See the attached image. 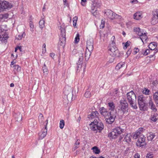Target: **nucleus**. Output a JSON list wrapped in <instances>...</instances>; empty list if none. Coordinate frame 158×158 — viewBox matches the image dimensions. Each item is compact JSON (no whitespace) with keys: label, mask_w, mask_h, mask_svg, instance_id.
I'll list each match as a JSON object with an SVG mask.
<instances>
[{"label":"nucleus","mask_w":158,"mask_h":158,"mask_svg":"<svg viewBox=\"0 0 158 158\" xmlns=\"http://www.w3.org/2000/svg\"><path fill=\"white\" fill-rule=\"evenodd\" d=\"M130 2L133 4L137 3L138 2L137 0H130Z\"/></svg>","instance_id":"4d7b16f0"},{"label":"nucleus","mask_w":158,"mask_h":158,"mask_svg":"<svg viewBox=\"0 0 158 158\" xmlns=\"http://www.w3.org/2000/svg\"><path fill=\"white\" fill-rule=\"evenodd\" d=\"M48 120L47 119L45 121L46 124L44 125V128L41 131L39 134L40 139H42L47 134V126L48 124Z\"/></svg>","instance_id":"9d476101"},{"label":"nucleus","mask_w":158,"mask_h":158,"mask_svg":"<svg viewBox=\"0 0 158 158\" xmlns=\"http://www.w3.org/2000/svg\"><path fill=\"white\" fill-rule=\"evenodd\" d=\"M153 15L151 22L152 24L154 25L158 22V9H156L155 10Z\"/></svg>","instance_id":"f8f14e48"},{"label":"nucleus","mask_w":158,"mask_h":158,"mask_svg":"<svg viewBox=\"0 0 158 158\" xmlns=\"http://www.w3.org/2000/svg\"><path fill=\"white\" fill-rule=\"evenodd\" d=\"M64 126V120L63 119H61L59 127L60 128L63 129Z\"/></svg>","instance_id":"4c0bfd02"},{"label":"nucleus","mask_w":158,"mask_h":158,"mask_svg":"<svg viewBox=\"0 0 158 158\" xmlns=\"http://www.w3.org/2000/svg\"><path fill=\"white\" fill-rule=\"evenodd\" d=\"M155 136V133L150 132L147 134V139L149 141H152Z\"/></svg>","instance_id":"5701e85b"},{"label":"nucleus","mask_w":158,"mask_h":158,"mask_svg":"<svg viewBox=\"0 0 158 158\" xmlns=\"http://www.w3.org/2000/svg\"><path fill=\"white\" fill-rule=\"evenodd\" d=\"M158 51V50L157 49H156V50H155L154 51V54L153 55H150V57L151 58V57H153L155 55V54H156V53Z\"/></svg>","instance_id":"6e6d98bb"},{"label":"nucleus","mask_w":158,"mask_h":158,"mask_svg":"<svg viewBox=\"0 0 158 158\" xmlns=\"http://www.w3.org/2000/svg\"><path fill=\"white\" fill-rule=\"evenodd\" d=\"M15 63L13 61H12L11 62V64H10L11 67H13L14 66H15V65H14V64Z\"/></svg>","instance_id":"0e129e2a"},{"label":"nucleus","mask_w":158,"mask_h":158,"mask_svg":"<svg viewBox=\"0 0 158 158\" xmlns=\"http://www.w3.org/2000/svg\"><path fill=\"white\" fill-rule=\"evenodd\" d=\"M149 108L153 111L156 112L157 111V109L154 102L152 101V99L150 97L148 102Z\"/></svg>","instance_id":"dca6fc26"},{"label":"nucleus","mask_w":158,"mask_h":158,"mask_svg":"<svg viewBox=\"0 0 158 158\" xmlns=\"http://www.w3.org/2000/svg\"><path fill=\"white\" fill-rule=\"evenodd\" d=\"M1 16H2V19H7L8 16V14H2L1 15Z\"/></svg>","instance_id":"3c124183"},{"label":"nucleus","mask_w":158,"mask_h":158,"mask_svg":"<svg viewBox=\"0 0 158 158\" xmlns=\"http://www.w3.org/2000/svg\"><path fill=\"white\" fill-rule=\"evenodd\" d=\"M134 31L135 33L139 36L140 39L142 42L144 43V41H146L148 38L147 33L142 31L139 28H135L134 29Z\"/></svg>","instance_id":"0eeeda50"},{"label":"nucleus","mask_w":158,"mask_h":158,"mask_svg":"<svg viewBox=\"0 0 158 158\" xmlns=\"http://www.w3.org/2000/svg\"><path fill=\"white\" fill-rule=\"evenodd\" d=\"M101 23L100 25V28H103L105 27V21L102 20Z\"/></svg>","instance_id":"09e8293b"},{"label":"nucleus","mask_w":158,"mask_h":158,"mask_svg":"<svg viewBox=\"0 0 158 158\" xmlns=\"http://www.w3.org/2000/svg\"><path fill=\"white\" fill-rule=\"evenodd\" d=\"M143 17L141 12H138L135 13L134 15V18L137 20H139Z\"/></svg>","instance_id":"4be33fe9"},{"label":"nucleus","mask_w":158,"mask_h":158,"mask_svg":"<svg viewBox=\"0 0 158 158\" xmlns=\"http://www.w3.org/2000/svg\"><path fill=\"white\" fill-rule=\"evenodd\" d=\"M92 149L93 150V152L96 154H99L100 152V150L97 147H94Z\"/></svg>","instance_id":"e433bc0d"},{"label":"nucleus","mask_w":158,"mask_h":158,"mask_svg":"<svg viewBox=\"0 0 158 158\" xmlns=\"http://www.w3.org/2000/svg\"><path fill=\"white\" fill-rule=\"evenodd\" d=\"M119 106L121 110L122 111L123 113L128 112V104L126 100L120 101Z\"/></svg>","instance_id":"1a4fd4ad"},{"label":"nucleus","mask_w":158,"mask_h":158,"mask_svg":"<svg viewBox=\"0 0 158 158\" xmlns=\"http://www.w3.org/2000/svg\"><path fill=\"white\" fill-rule=\"evenodd\" d=\"M81 118L80 116V115H79V117L77 120V122H79L81 120Z\"/></svg>","instance_id":"338daca9"},{"label":"nucleus","mask_w":158,"mask_h":158,"mask_svg":"<svg viewBox=\"0 0 158 158\" xmlns=\"http://www.w3.org/2000/svg\"><path fill=\"white\" fill-rule=\"evenodd\" d=\"M71 91V88L69 86H65L64 90V92L65 95L68 96L70 94Z\"/></svg>","instance_id":"b1692460"},{"label":"nucleus","mask_w":158,"mask_h":158,"mask_svg":"<svg viewBox=\"0 0 158 158\" xmlns=\"http://www.w3.org/2000/svg\"><path fill=\"white\" fill-rule=\"evenodd\" d=\"M133 138L134 139H138L136 142V145L138 147H142L146 146L147 144L145 141V137L142 133L135 132L133 135Z\"/></svg>","instance_id":"f03ea898"},{"label":"nucleus","mask_w":158,"mask_h":158,"mask_svg":"<svg viewBox=\"0 0 158 158\" xmlns=\"http://www.w3.org/2000/svg\"><path fill=\"white\" fill-rule=\"evenodd\" d=\"M43 71L44 75H46L48 74V70L45 63L44 64V66L43 67Z\"/></svg>","instance_id":"72a5a7b5"},{"label":"nucleus","mask_w":158,"mask_h":158,"mask_svg":"<svg viewBox=\"0 0 158 158\" xmlns=\"http://www.w3.org/2000/svg\"><path fill=\"white\" fill-rule=\"evenodd\" d=\"M131 53V51L130 50H128L127 52V56L129 55Z\"/></svg>","instance_id":"69168bd1"},{"label":"nucleus","mask_w":158,"mask_h":158,"mask_svg":"<svg viewBox=\"0 0 158 158\" xmlns=\"http://www.w3.org/2000/svg\"><path fill=\"white\" fill-rule=\"evenodd\" d=\"M144 130L143 128V127H140L137 130V131L136 132H139L140 133H141V132L143 131V130Z\"/></svg>","instance_id":"5fc2aeb1"},{"label":"nucleus","mask_w":158,"mask_h":158,"mask_svg":"<svg viewBox=\"0 0 158 158\" xmlns=\"http://www.w3.org/2000/svg\"><path fill=\"white\" fill-rule=\"evenodd\" d=\"M100 112L101 114L106 118L109 114V111H108L107 109L104 107H102L99 109Z\"/></svg>","instance_id":"a211bd4d"},{"label":"nucleus","mask_w":158,"mask_h":158,"mask_svg":"<svg viewBox=\"0 0 158 158\" xmlns=\"http://www.w3.org/2000/svg\"><path fill=\"white\" fill-rule=\"evenodd\" d=\"M91 12L93 14V15H95L96 13H97V10L95 9V7H92Z\"/></svg>","instance_id":"c03bdc74"},{"label":"nucleus","mask_w":158,"mask_h":158,"mask_svg":"<svg viewBox=\"0 0 158 158\" xmlns=\"http://www.w3.org/2000/svg\"><path fill=\"white\" fill-rule=\"evenodd\" d=\"M8 37V36L7 35H2V36L0 35V41L3 43H6L7 42V39Z\"/></svg>","instance_id":"bb28decb"},{"label":"nucleus","mask_w":158,"mask_h":158,"mask_svg":"<svg viewBox=\"0 0 158 158\" xmlns=\"http://www.w3.org/2000/svg\"><path fill=\"white\" fill-rule=\"evenodd\" d=\"M13 116L16 121L20 122L22 121V116L20 112H18L17 113L15 114Z\"/></svg>","instance_id":"412c9836"},{"label":"nucleus","mask_w":158,"mask_h":158,"mask_svg":"<svg viewBox=\"0 0 158 158\" xmlns=\"http://www.w3.org/2000/svg\"><path fill=\"white\" fill-rule=\"evenodd\" d=\"M18 49H19V50H20V51H21V48L20 47H18L16 48H15V52H16L17 51V50H18Z\"/></svg>","instance_id":"bf43d9fd"},{"label":"nucleus","mask_w":158,"mask_h":158,"mask_svg":"<svg viewBox=\"0 0 158 158\" xmlns=\"http://www.w3.org/2000/svg\"><path fill=\"white\" fill-rule=\"evenodd\" d=\"M60 30L61 31V35L62 36V38H60V41L62 44H60L61 45L64 44L65 41V29L61 27V26L60 27Z\"/></svg>","instance_id":"ddd939ff"},{"label":"nucleus","mask_w":158,"mask_h":158,"mask_svg":"<svg viewBox=\"0 0 158 158\" xmlns=\"http://www.w3.org/2000/svg\"><path fill=\"white\" fill-rule=\"evenodd\" d=\"M10 7L9 3L6 1H4L0 2V10H3Z\"/></svg>","instance_id":"2eb2a0df"},{"label":"nucleus","mask_w":158,"mask_h":158,"mask_svg":"<svg viewBox=\"0 0 158 158\" xmlns=\"http://www.w3.org/2000/svg\"><path fill=\"white\" fill-rule=\"evenodd\" d=\"M158 119V114L157 113H152L149 119L151 122H155Z\"/></svg>","instance_id":"6ab92c4d"},{"label":"nucleus","mask_w":158,"mask_h":158,"mask_svg":"<svg viewBox=\"0 0 158 158\" xmlns=\"http://www.w3.org/2000/svg\"><path fill=\"white\" fill-rule=\"evenodd\" d=\"M115 45H114V44H110L109 47L108 51L110 55L111 56L112 53H113L114 52L116 51L117 49V48L114 46Z\"/></svg>","instance_id":"aec40b11"},{"label":"nucleus","mask_w":158,"mask_h":158,"mask_svg":"<svg viewBox=\"0 0 158 158\" xmlns=\"http://www.w3.org/2000/svg\"><path fill=\"white\" fill-rule=\"evenodd\" d=\"M111 56H115L116 57H119L120 56H122L123 53H120L118 48L113 53H112Z\"/></svg>","instance_id":"393cba45"},{"label":"nucleus","mask_w":158,"mask_h":158,"mask_svg":"<svg viewBox=\"0 0 158 158\" xmlns=\"http://www.w3.org/2000/svg\"><path fill=\"white\" fill-rule=\"evenodd\" d=\"M80 143L79 141H78V140H77L75 143V145H76V146H75V148H78V145H79Z\"/></svg>","instance_id":"603ef678"},{"label":"nucleus","mask_w":158,"mask_h":158,"mask_svg":"<svg viewBox=\"0 0 158 158\" xmlns=\"http://www.w3.org/2000/svg\"><path fill=\"white\" fill-rule=\"evenodd\" d=\"M139 155L137 153L135 154L134 157V158H139Z\"/></svg>","instance_id":"13d9d810"},{"label":"nucleus","mask_w":158,"mask_h":158,"mask_svg":"<svg viewBox=\"0 0 158 158\" xmlns=\"http://www.w3.org/2000/svg\"><path fill=\"white\" fill-rule=\"evenodd\" d=\"M105 14L108 18L112 20L114 19H117L119 16L118 15L116 14L112 11L109 10H106L105 12Z\"/></svg>","instance_id":"9b49d317"},{"label":"nucleus","mask_w":158,"mask_h":158,"mask_svg":"<svg viewBox=\"0 0 158 158\" xmlns=\"http://www.w3.org/2000/svg\"><path fill=\"white\" fill-rule=\"evenodd\" d=\"M117 113L109 112L107 117L106 118V122L108 124H111L114 122L115 119L116 117Z\"/></svg>","instance_id":"6e6552de"},{"label":"nucleus","mask_w":158,"mask_h":158,"mask_svg":"<svg viewBox=\"0 0 158 158\" xmlns=\"http://www.w3.org/2000/svg\"><path fill=\"white\" fill-rule=\"evenodd\" d=\"M148 46L149 49L151 50H155L157 47L156 43L155 42L151 43L149 44Z\"/></svg>","instance_id":"cd10ccee"},{"label":"nucleus","mask_w":158,"mask_h":158,"mask_svg":"<svg viewBox=\"0 0 158 158\" xmlns=\"http://www.w3.org/2000/svg\"><path fill=\"white\" fill-rule=\"evenodd\" d=\"M45 21L43 19L40 20L39 22V27L41 29H43L44 27Z\"/></svg>","instance_id":"f704fd0d"},{"label":"nucleus","mask_w":158,"mask_h":158,"mask_svg":"<svg viewBox=\"0 0 158 158\" xmlns=\"http://www.w3.org/2000/svg\"><path fill=\"white\" fill-rule=\"evenodd\" d=\"M93 40L92 39H90L87 41L86 49H89L90 51H92L93 49Z\"/></svg>","instance_id":"f3484780"},{"label":"nucleus","mask_w":158,"mask_h":158,"mask_svg":"<svg viewBox=\"0 0 158 158\" xmlns=\"http://www.w3.org/2000/svg\"><path fill=\"white\" fill-rule=\"evenodd\" d=\"M14 67L17 72H19L21 70V67L18 65H15V66H13Z\"/></svg>","instance_id":"79ce46f5"},{"label":"nucleus","mask_w":158,"mask_h":158,"mask_svg":"<svg viewBox=\"0 0 158 158\" xmlns=\"http://www.w3.org/2000/svg\"><path fill=\"white\" fill-rule=\"evenodd\" d=\"M46 6V4L45 3L44 4V7H43V9H42L43 11H44L45 10V9H46V7H45Z\"/></svg>","instance_id":"680f3d73"},{"label":"nucleus","mask_w":158,"mask_h":158,"mask_svg":"<svg viewBox=\"0 0 158 158\" xmlns=\"http://www.w3.org/2000/svg\"><path fill=\"white\" fill-rule=\"evenodd\" d=\"M30 26L31 29V30L32 31H34V25L33 24V23L31 21L30 22Z\"/></svg>","instance_id":"8fccbe9b"},{"label":"nucleus","mask_w":158,"mask_h":158,"mask_svg":"<svg viewBox=\"0 0 158 158\" xmlns=\"http://www.w3.org/2000/svg\"><path fill=\"white\" fill-rule=\"evenodd\" d=\"M25 33L24 32H23L22 33L17 35L16 36V38L18 40H21L23 38L25 37Z\"/></svg>","instance_id":"7c9ffc66"},{"label":"nucleus","mask_w":158,"mask_h":158,"mask_svg":"<svg viewBox=\"0 0 158 158\" xmlns=\"http://www.w3.org/2000/svg\"><path fill=\"white\" fill-rule=\"evenodd\" d=\"M79 54V60L77 67V70H78L79 72L80 71L84 72L85 69L86 65L85 64L83 63L82 62L83 60V53L82 52L80 51Z\"/></svg>","instance_id":"423d86ee"},{"label":"nucleus","mask_w":158,"mask_h":158,"mask_svg":"<svg viewBox=\"0 0 158 158\" xmlns=\"http://www.w3.org/2000/svg\"><path fill=\"white\" fill-rule=\"evenodd\" d=\"M92 51H90L89 49H86L85 53V59L88 60L91 54Z\"/></svg>","instance_id":"c85d7f7f"},{"label":"nucleus","mask_w":158,"mask_h":158,"mask_svg":"<svg viewBox=\"0 0 158 158\" xmlns=\"http://www.w3.org/2000/svg\"><path fill=\"white\" fill-rule=\"evenodd\" d=\"M46 48H42V53H44L46 52Z\"/></svg>","instance_id":"052dcab7"},{"label":"nucleus","mask_w":158,"mask_h":158,"mask_svg":"<svg viewBox=\"0 0 158 158\" xmlns=\"http://www.w3.org/2000/svg\"><path fill=\"white\" fill-rule=\"evenodd\" d=\"M77 16H75L73 18V26L75 27L76 26L77 22Z\"/></svg>","instance_id":"58836bf2"},{"label":"nucleus","mask_w":158,"mask_h":158,"mask_svg":"<svg viewBox=\"0 0 158 158\" xmlns=\"http://www.w3.org/2000/svg\"><path fill=\"white\" fill-rule=\"evenodd\" d=\"M153 155L151 153H147L146 156V158H153Z\"/></svg>","instance_id":"49530a36"},{"label":"nucleus","mask_w":158,"mask_h":158,"mask_svg":"<svg viewBox=\"0 0 158 158\" xmlns=\"http://www.w3.org/2000/svg\"><path fill=\"white\" fill-rule=\"evenodd\" d=\"M44 120V118L43 117V115L40 113L39 114V121L40 123H43Z\"/></svg>","instance_id":"c9c22d12"},{"label":"nucleus","mask_w":158,"mask_h":158,"mask_svg":"<svg viewBox=\"0 0 158 158\" xmlns=\"http://www.w3.org/2000/svg\"><path fill=\"white\" fill-rule=\"evenodd\" d=\"M55 56V54L54 53H51L50 54V56H51L52 58H53Z\"/></svg>","instance_id":"e2e57ef3"},{"label":"nucleus","mask_w":158,"mask_h":158,"mask_svg":"<svg viewBox=\"0 0 158 158\" xmlns=\"http://www.w3.org/2000/svg\"><path fill=\"white\" fill-rule=\"evenodd\" d=\"M124 131V129L121 127H117L113 131L109 134L108 137L110 139H115L116 138L118 135L121 134Z\"/></svg>","instance_id":"39448f33"},{"label":"nucleus","mask_w":158,"mask_h":158,"mask_svg":"<svg viewBox=\"0 0 158 158\" xmlns=\"http://www.w3.org/2000/svg\"><path fill=\"white\" fill-rule=\"evenodd\" d=\"M91 94L89 91H86L85 94L84 96L86 98H88L90 97Z\"/></svg>","instance_id":"37998d69"},{"label":"nucleus","mask_w":158,"mask_h":158,"mask_svg":"<svg viewBox=\"0 0 158 158\" xmlns=\"http://www.w3.org/2000/svg\"><path fill=\"white\" fill-rule=\"evenodd\" d=\"M125 66V64L123 62H120L118 63L115 67V69L118 70L121 68L124 67Z\"/></svg>","instance_id":"a878e982"},{"label":"nucleus","mask_w":158,"mask_h":158,"mask_svg":"<svg viewBox=\"0 0 158 158\" xmlns=\"http://www.w3.org/2000/svg\"><path fill=\"white\" fill-rule=\"evenodd\" d=\"M127 99L130 106L133 109H136L137 106L135 102L136 100V96L133 91L127 94Z\"/></svg>","instance_id":"7ed1b4c3"},{"label":"nucleus","mask_w":158,"mask_h":158,"mask_svg":"<svg viewBox=\"0 0 158 158\" xmlns=\"http://www.w3.org/2000/svg\"><path fill=\"white\" fill-rule=\"evenodd\" d=\"M138 103L139 108L141 110L146 111L148 110V104L143 95L138 97Z\"/></svg>","instance_id":"20e7f679"},{"label":"nucleus","mask_w":158,"mask_h":158,"mask_svg":"<svg viewBox=\"0 0 158 158\" xmlns=\"http://www.w3.org/2000/svg\"><path fill=\"white\" fill-rule=\"evenodd\" d=\"M91 129L93 131H96L95 133L101 132L104 128L103 123L99 120L98 118L95 119L93 122L89 124Z\"/></svg>","instance_id":"f257e3e1"},{"label":"nucleus","mask_w":158,"mask_h":158,"mask_svg":"<svg viewBox=\"0 0 158 158\" xmlns=\"http://www.w3.org/2000/svg\"><path fill=\"white\" fill-rule=\"evenodd\" d=\"M98 111H93L89 115L91 118H93L96 117V118H98ZM96 119H97V118Z\"/></svg>","instance_id":"2f4dec72"},{"label":"nucleus","mask_w":158,"mask_h":158,"mask_svg":"<svg viewBox=\"0 0 158 158\" xmlns=\"http://www.w3.org/2000/svg\"><path fill=\"white\" fill-rule=\"evenodd\" d=\"M131 135L130 134H127L125 136L124 141L128 143L131 141Z\"/></svg>","instance_id":"c756f323"},{"label":"nucleus","mask_w":158,"mask_h":158,"mask_svg":"<svg viewBox=\"0 0 158 158\" xmlns=\"http://www.w3.org/2000/svg\"><path fill=\"white\" fill-rule=\"evenodd\" d=\"M150 52V50L148 49L145 50L144 51H143V53L144 55L145 56L147 55Z\"/></svg>","instance_id":"de8ad7c7"},{"label":"nucleus","mask_w":158,"mask_h":158,"mask_svg":"<svg viewBox=\"0 0 158 158\" xmlns=\"http://www.w3.org/2000/svg\"><path fill=\"white\" fill-rule=\"evenodd\" d=\"M150 90L148 89L145 88L144 89L143 91V93L146 95H149Z\"/></svg>","instance_id":"ea45409f"},{"label":"nucleus","mask_w":158,"mask_h":158,"mask_svg":"<svg viewBox=\"0 0 158 158\" xmlns=\"http://www.w3.org/2000/svg\"><path fill=\"white\" fill-rule=\"evenodd\" d=\"M107 105L109 112L117 113V110L115 108V104L113 102L108 103Z\"/></svg>","instance_id":"4468645a"},{"label":"nucleus","mask_w":158,"mask_h":158,"mask_svg":"<svg viewBox=\"0 0 158 158\" xmlns=\"http://www.w3.org/2000/svg\"><path fill=\"white\" fill-rule=\"evenodd\" d=\"M139 51V50L138 48H136L135 49V53H137Z\"/></svg>","instance_id":"774afa93"},{"label":"nucleus","mask_w":158,"mask_h":158,"mask_svg":"<svg viewBox=\"0 0 158 158\" xmlns=\"http://www.w3.org/2000/svg\"><path fill=\"white\" fill-rule=\"evenodd\" d=\"M130 42L128 41L126 43L123 47V48L124 49H126L127 47L130 45Z\"/></svg>","instance_id":"a18cd8bd"},{"label":"nucleus","mask_w":158,"mask_h":158,"mask_svg":"<svg viewBox=\"0 0 158 158\" xmlns=\"http://www.w3.org/2000/svg\"><path fill=\"white\" fill-rule=\"evenodd\" d=\"M114 39H115L114 36H113L111 39V40L112 41V43L110 44H114V45H115V42L114 41Z\"/></svg>","instance_id":"864d4df0"},{"label":"nucleus","mask_w":158,"mask_h":158,"mask_svg":"<svg viewBox=\"0 0 158 158\" xmlns=\"http://www.w3.org/2000/svg\"><path fill=\"white\" fill-rule=\"evenodd\" d=\"M153 98L156 103V105L158 107V92H156L154 94Z\"/></svg>","instance_id":"473e14b6"},{"label":"nucleus","mask_w":158,"mask_h":158,"mask_svg":"<svg viewBox=\"0 0 158 158\" xmlns=\"http://www.w3.org/2000/svg\"><path fill=\"white\" fill-rule=\"evenodd\" d=\"M79 36H80L79 34V33H77L76 35V36L75 38L74 41H75V43H77L78 42H79V41L80 40Z\"/></svg>","instance_id":"a19ab883"}]
</instances>
